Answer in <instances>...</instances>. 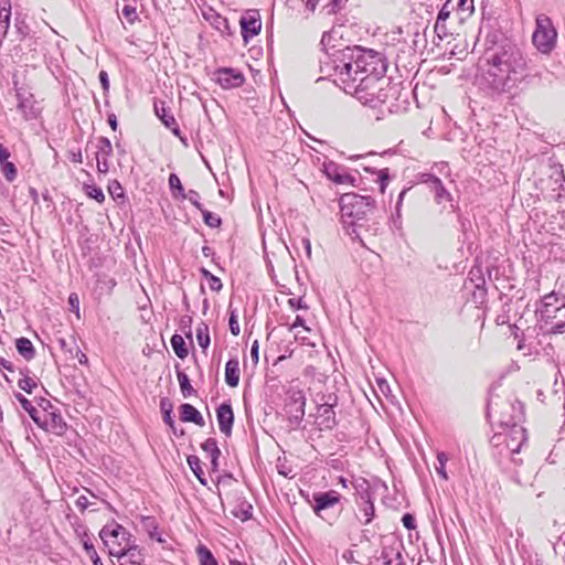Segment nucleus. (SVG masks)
I'll list each match as a JSON object with an SVG mask.
<instances>
[{"mask_svg":"<svg viewBox=\"0 0 565 565\" xmlns=\"http://www.w3.org/2000/svg\"><path fill=\"white\" fill-rule=\"evenodd\" d=\"M322 64L334 83L363 105L375 108L401 93L398 85L386 81V60L376 51L347 46L327 55Z\"/></svg>","mask_w":565,"mask_h":565,"instance_id":"1","label":"nucleus"},{"mask_svg":"<svg viewBox=\"0 0 565 565\" xmlns=\"http://www.w3.org/2000/svg\"><path fill=\"white\" fill-rule=\"evenodd\" d=\"M530 71L527 55L514 44H504L484 54L478 65L476 84L484 94L498 97L527 83Z\"/></svg>","mask_w":565,"mask_h":565,"instance_id":"2","label":"nucleus"},{"mask_svg":"<svg viewBox=\"0 0 565 565\" xmlns=\"http://www.w3.org/2000/svg\"><path fill=\"white\" fill-rule=\"evenodd\" d=\"M340 215L343 228L352 238L362 241L365 233L375 231L373 220L375 200L371 195L345 193L340 198Z\"/></svg>","mask_w":565,"mask_h":565,"instance_id":"3","label":"nucleus"},{"mask_svg":"<svg viewBox=\"0 0 565 565\" xmlns=\"http://www.w3.org/2000/svg\"><path fill=\"white\" fill-rule=\"evenodd\" d=\"M540 322L550 328L553 333L565 332V296L554 291L543 296L535 308Z\"/></svg>","mask_w":565,"mask_h":565,"instance_id":"4","label":"nucleus"},{"mask_svg":"<svg viewBox=\"0 0 565 565\" xmlns=\"http://www.w3.org/2000/svg\"><path fill=\"white\" fill-rule=\"evenodd\" d=\"M488 417L497 422L502 430L509 429L523 420V405L518 401H498L491 397L488 402Z\"/></svg>","mask_w":565,"mask_h":565,"instance_id":"5","label":"nucleus"},{"mask_svg":"<svg viewBox=\"0 0 565 565\" xmlns=\"http://www.w3.org/2000/svg\"><path fill=\"white\" fill-rule=\"evenodd\" d=\"M557 31L550 17L544 13L536 15L535 29L532 34L534 47L544 55H548L556 47Z\"/></svg>","mask_w":565,"mask_h":565,"instance_id":"6","label":"nucleus"},{"mask_svg":"<svg viewBox=\"0 0 565 565\" xmlns=\"http://www.w3.org/2000/svg\"><path fill=\"white\" fill-rule=\"evenodd\" d=\"M526 441V430L522 425H514L509 429L501 430L497 433L492 443L495 447L503 446L500 450L502 454L505 450V455L511 457L513 463L519 465L521 459L515 458Z\"/></svg>","mask_w":565,"mask_h":565,"instance_id":"7","label":"nucleus"},{"mask_svg":"<svg viewBox=\"0 0 565 565\" xmlns=\"http://www.w3.org/2000/svg\"><path fill=\"white\" fill-rule=\"evenodd\" d=\"M99 537L107 547L109 555L114 557H117L126 547V543H130L132 540L130 532L116 522L104 525L99 532Z\"/></svg>","mask_w":565,"mask_h":565,"instance_id":"8","label":"nucleus"},{"mask_svg":"<svg viewBox=\"0 0 565 565\" xmlns=\"http://www.w3.org/2000/svg\"><path fill=\"white\" fill-rule=\"evenodd\" d=\"M43 411L40 414V423H35L39 427L55 435H63L66 430V423L64 422L60 412L49 402L42 401Z\"/></svg>","mask_w":565,"mask_h":565,"instance_id":"9","label":"nucleus"},{"mask_svg":"<svg viewBox=\"0 0 565 565\" xmlns=\"http://www.w3.org/2000/svg\"><path fill=\"white\" fill-rule=\"evenodd\" d=\"M356 499L355 502L362 513L363 519L360 522L364 525L372 522L375 515V508L373 503V493L370 484L365 479L358 481L354 486Z\"/></svg>","mask_w":565,"mask_h":565,"instance_id":"10","label":"nucleus"},{"mask_svg":"<svg viewBox=\"0 0 565 565\" xmlns=\"http://www.w3.org/2000/svg\"><path fill=\"white\" fill-rule=\"evenodd\" d=\"M286 396L285 411L290 422L299 424L305 416V392L296 386H290L286 392Z\"/></svg>","mask_w":565,"mask_h":565,"instance_id":"11","label":"nucleus"},{"mask_svg":"<svg viewBox=\"0 0 565 565\" xmlns=\"http://www.w3.org/2000/svg\"><path fill=\"white\" fill-rule=\"evenodd\" d=\"M417 178L419 183L426 184L429 191L434 193V200L437 204L449 203L450 207L455 210L454 198L438 177L430 172H424L419 173Z\"/></svg>","mask_w":565,"mask_h":565,"instance_id":"12","label":"nucleus"},{"mask_svg":"<svg viewBox=\"0 0 565 565\" xmlns=\"http://www.w3.org/2000/svg\"><path fill=\"white\" fill-rule=\"evenodd\" d=\"M322 172L324 175L337 184H353L355 178L351 175L347 168L333 161H324L322 163Z\"/></svg>","mask_w":565,"mask_h":565,"instance_id":"13","label":"nucleus"},{"mask_svg":"<svg viewBox=\"0 0 565 565\" xmlns=\"http://www.w3.org/2000/svg\"><path fill=\"white\" fill-rule=\"evenodd\" d=\"M125 546L116 557L119 565H142L146 557L143 548L139 547L134 539Z\"/></svg>","mask_w":565,"mask_h":565,"instance_id":"14","label":"nucleus"},{"mask_svg":"<svg viewBox=\"0 0 565 565\" xmlns=\"http://www.w3.org/2000/svg\"><path fill=\"white\" fill-rule=\"evenodd\" d=\"M242 36L245 42L257 35L262 29V21L258 11H247L239 20Z\"/></svg>","mask_w":565,"mask_h":565,"instance_id":"15","label":"nucleus"},{"mask_svg":"<svg viewBox=\"0 0 565 565\" xmlns=\"http://www.w3.org/2000/svg\"><path fill=\"white\" fill-rule=\"evenodd\" d=\"M341 495L339 492L334 490H330L327 492H317L312 494V509L315 513L321 518L322 512L330 508H333L335 504L340 502Z\"/></svg>","mask_w":565,"mask_h":565,"instance_id":"16","label":"nucleus"},{"mask_svg":"<svg viewBox=\"0 0 565 565\" xmlns=\"http://www.w3.org/2000/svg\"><path fill=\"white\" fill-rule=\"evenodd\" d=\"M403 552V542L394 540L390 545L383 546L381 558L384 565H406Z\"/></svg>","mask_w":565,"mask_h":565,"instance_id":"17","label":"nucleus"},{"mask_svg":"<svg viewBox=\"0 0 565 565\" xmlns=\"http://www.w3.org/2000/svg\"><path fill=\"white\" fill-rule=\"evenodd\" d=\"M335 397H329V401L321 404L317 411V424L320 426V429H332L335 424V412L333 411V406L335 404Z\"/></svg>","mask_w":565,"mask_h":565,"instance_id":"18","label":"nucleus"},{"mask_svg":"<svg viewBox=\"0 0 565 565\" xmlns=\"http://www.w3.org/2000/svg\"><path fill=\"white\" fill-rule=\"evenodd\" d=\"M216 418L221 433L231 436L234 423V413L230 403H222L216 409Z\"/></svg>","mask_w":565,"mask_h":565,"instance_id":"19","label":"nucleus"},{"mask_svg":"<svg viewBox=\"0 0 565 565\" xmlns=\"http://www.w3.org/2000/svg\"><path fill=\"white\" fill-rule=\"evenodd\" d=\"M217 83L223 88L239 87L244 83V76L241 72L233 68H222L217 72Z\"/></svg>","mask_w":565,"mask_h":565,"instance_id":"20","label":"nucleus"},{"mask_svg":"<svg viewBox=\"0 0 565 565\" xmlns=\"http://www.w3.org/2000/svg\"><path fill=\"white\" fill-rule=\"evenodd\" d=\"M154 113L160 118L162 124L171 130L174 136L180 137L181 131L174 116L166 108L164 103L154 104Z\"/></svg>","mask_w":565,"mask_h":565,"instance_id":"21","label":"nucleus"},{"mask_svg":"<svg viewBox=\"0 0 565 565\" xmlns=\"http://www.w3.org/2000/svg\"><path fill=\"white\" fill-rule=\"evenodd\" d=\"M180 418L182 422L194 423L201 427L205 425L201 413L193 405L188 403L180 406Z\"/></svg>","mask_w":565,"mask_h":565,"instance_id":"22","label":"nucleus"},{"mask_svg":"<svg viewBox=\"0 0 565 565\" xmlns=\"http://www.w3.org/2000/svg\"><path fill=\"white\" fill-rule=\"evenodd\" d=\"M239 361L232 358L225 365V382L230 387H236L239 383Z\"/></svg>","mask_w":565,"mask_h":565,"instance_id":"23","label":"nucleus"},{"mask_svg":"<svg viewBox=\"0 0 565 565\" xmlns=\"http://www.w3.org/2000/svg\"><path fill=\"white\" fill-rule=\"evenodd\" d=\"M18 97V109L21 111L23 118L25 120H31L36 118L38 111L34 107V100L32 96L23 97L21 94H17Z\"/></svg>","mask_w":565,"mask_h":565,"instance_id":"24","label":"nucleus"},{"mask_svg":"<svg viewBox=\"0 0 565 565\" xmlns=\"http://www.w3.org/2000/svg\"><path fill=\"white\" fill-rule=\"evenodd\" d=\"M15 347L20 355H22L25 360L30 361L35 355V349L32 342L24 337L17 339Z\"/></svg>","mask_w":565,"mask_h":565,"instance_id":"25","label":"nucleus"},{"mask_svg":"<svg viewBox=\"0 0 565 565\" xmlns=\"http://www.w3.org/2000/svg\"><path fill=\"white\" fill-rule=\"evenodd\" d=\"M188 461V465L190 467V469L192 470V472L194 473V476L198 478V480L200 481L201 484L203 486H206L207 484V480L204 476V472H203V469H202V462H201V459L195 456V455H191L188 457L186 459Z\"/></svg>","mask_w":565,"mask_h":565,"instance_id":"26","label":"nucleus"},{"mask_svg":"<svg viewBox=\"0 0 565 565\" xmlns=\"http://www.w3.org/2000/svg\"><path fill=\"white\" fill-rule=\"evenodd\" d=\"M196 340L203 351L207 350L211 343L209 326L200 322L196 327Z\"/></svg>","mask_w":565,"mask_h":565,"instance_id":"27","label":"nucleus"},{"mask_svg":"<svg viewBox=\"0 0 565 565\" xmlns=\"http://www.w3.org/2000/svg\"><path fill=\"white\" fill-rule=\"evenodd\" d=\"M17 401L21 404L22 408L30 415L34 423H40V414L32 403L21 393L15 394Z\"/></svg>","mask_w":565,"mask_h":565,"instance_id":"28","label":"nucleus"},{"mask_svg":"<svg viewBox=\"0 0 565 565\" xmlns=\"http://www.w3.org/2000/svg\"><path fill=\"white\" fill-rule=\"evenodd\" d=\"M196 554L200 561V565H218L216 558L205 545L200 544L196 547Z\"/></svg>","mask_w":565,"mask_h":565,"instance_id":"29","label":"nucleus"},{"mask_svg":"<svg viewBox=\"0 0 565 565\" xmlns=\"http://www.w3.org/2000/svg\"><path fill=\"white\" fill-rule=\"evenodd\" d=\"M171 347L175 353V355L180 359H184L188 356L189 351L185 347V341L180 334H173L171 338Z\"/></svg>","mask_w":565,"mask_h":565,"instance_id":"30","label":"nucleus"},{"mask_svg":"<svg viewBox=\"0 0 565 565\" xmlns=\"http://www.w3.org/2000/svg\"><path fill=\"white\" fill-rule=\"evenodd\" d=\"M113 153V146L110 140L107 137H99L97 143V153L96 158H106L108 159Z\"/></svg>","mask_w":565,"mask_h":565,"instance_id":"31","label":"nucleus"},{"mask_svg":"<svg viewBox=\"0 0 565 565\" xmlns=\"http://www.w3.org/2000/svg\"><path fill=\"white\" fill-rule=\"evenodd\" d=\"M177 377L180 384L182 395L184 397H189L190 395H192L194 393V390L190 383L189 376L182 371H177Z\"/></svg>","mask_w":565,"mask_h":565,"instance_id":"32","label":"nucleus"},{"mask_svg":"<svg viewBox=\"0 0 565 565\" xmlns=\"http://www.w3.org/2000/svg\"><path fill=\"white\" fill-rule=\"evenodd\" d=\"M83 547L86 552L87 557L92 561L93 565H104L100 557L95 550L93 542L89 539L83 540Z\"/></svg>","mask_w":565,"mask_h":565,"instance_id":"33","label":"nucleus"},{"mask_svg":"<svg viewBox=\"0 0 565 565\" xmlns=\"http://www.w3.org/2000/svg\"><path fill=\"white\" fill-rule=\"evenodd\" d=\"M160 408L163 414V422L169 425L171 428L174 426V419L172 417V404L168 398H162L160 401Z\"/></svg>","mask_w":565,"mask_h":565,"instance_id":"34","label":"nucleus"},{"mask_svg":"<svg viewBox=\"0 0 565 565\" xmlns=\"http://www.w3.org/2000/svg\"><path fill=\"white\" fill-rule=\"evenodd\" d=\"M455 7L458 9L457 13L460 14V19L470 15L473 10V0H455Z\"/></svg>","mask_w":565,"mask_h":565,"instance_id":"35","label":"nucleus"},{"mask_svg":"<svg viewBox=\"0 0 565 565\" xmlns=\"http://www.w3.org/2000/svg\"><path fill=\"white\" fill-rule=\"evenodd\" d=\"M201 275L209 280V287L213 291H220L223 287V284L221 279L216 276H214L210 270L206 268L200 269Z\"/></svg>","mask_w":565,"mask_h":565,"instance_id":"36","label":"nucleus"},{"mask_svg":"<svg viewBox=\"0 0 565 565\" xmlns=\"http://www.w3.org/2000/svg\"><path fill=\"white\" fill-rule=\"evenodd\" d=\"M202 449L204 452H206V455L211 458V457H220L221 456V450L217 446V441L214 439V438H207L203 444H202Z\"/></svg>","mask_w":565,"mask_h":565,"instance_id":"37","label":"nucleus"},{"mask_svg":"<svg viewBox=\"0 0 565 565\" xmlns=\"http://www.w3.org/2000/svg\"><path fill=\"white\" fill-rule=\"evenodd\" d=\"M447 461H448V456L444 451H440L437 454V463L435 466V469H436L437 473L439 475V477H441L444 480H448V475L446 471Z\"/></svg>","mask_w":565,"mask_h":565,"instance_id":"38","label":"nucleus"},{"mask_svg":"<svg viewBox=\"0 0 565 565\" xmlns=\"http://www.w3.org/2000/svg\"><path fill=\"white\" fill-rule=\"evenodd\" d=\"M534 473L533 470L529 471L527 473H521V471L515 470L512 475V478L514 482L522 487L531 486L533 480Z\"/></svg>","mask_w":565,"mask_h":565,"instance_id":"39","label":"nucleus"},{"mask_svg":"<svg viewBox=\"0 0 565 565\" xmlns=\"http://www.w3.org/2000/svg\"><path fill=\"white\" fill-rule=\"evenodd\" d=\"M86 194L96 200L98 203H103L105 201V194L103 190L99 186L96 185H87L86 186Z\"/></svg>","mask_w":565,"mask_h":565,"instance_id":"40","label":"nucleus"},{"mask_svg":"<svg viewBox=\"0 0 565 565\" xmlns=\"http://www.w3.org/2000/svg\"><path fill=\"white\" fill-rule=\"evenodd\" d=\"M202 215L204 218V223L210 227H218L221 225V218L213 214L212 212H209L204 209H202Z\"/></svg>","mask_w":565,"mask_h":565,"instance_id":"41","label":"nucleus"},{"mask_svg":"<svg viewBox=\"0 0 565 565\" xmlns=\"http://www.w3.org/2000/svg\"><path fill=\"white\" fill-rule=\"evenodd\" d=\"M169 185L172 190V192L174 193L175 191H178V193L182 196H185V194L183 193V186H182V183L179 179V177L174 173L170 174L169 177Z\"/></svg>","mask_w":565,"mask_h":565,"instance_id":"42","label":"nucleus"},{"mask_svg":"<svg viewBox=\"0 0 565 565\" xmlns=\"http://www.w3.org/2000/svg\"><path fill=\"white\" fill-rule=\"evenodd\" d=\"M18 386L22 391L30 394L32 392V390L36 386V383L33 379H31L29 376H24L18 381Z\"/></svg>","mask_w":565,"mask_h":565,"instance_id":"43","label":"nucleus"},{"mask_svg":"<svg viewBox=\"0 0 565 565\" xmlns=\"http://www.w3.org/2000/svg\"><path fill=\"white\" fill-rule=\"evenodd\" d=\"M122 15L130 24L135 23L138 19L137 9L132 6H125L122 8Z\"/></svg>","mask_w":565,"mask_h":565,"instance_id":"44","label":"nucleus"},{"mask_svg":"<svg viewBox=\"0 0 565 565\" xmlns=\"http://www.w3.org/2000/svg\"><path fill=\"white\" fill-rule=\"evenodd\" d=\"M2 167V172L8 181H12L17 177V169L12 162H6Z\"/></svg>","mask_w":565,"mask_h":565,"instance_id":"45","label":"nucleus"},{"mask_svg":"<svg viewBox=\"0 0 565 565\" xmlns=\"http://www.w3.org/2000/svg\"><path fill=\"white\" fill-rule=\"evenodd\" d=\"M184 198H186L198 210L202 211L203 207L200 203V194L196 191L190 190Z\"/></svg>","mask_w":565,"mask_h":565,"instance_id":"46","label":"nucleus"},{"mask_svg":"<svg viewBox=\"0 0 565 565\" xmlns=\"http://www.w3.org/2000/svg\"><path fill=\"white\" fill-rule=\"evenodd\" d=\"M68 305L71 307V310L79 317V299L76 294H71L68 296Z\"/></svg>","mask_w":565,"mask_h":565,"instance_id":"47","label":"nucleus"},{"mask_svg":"<svg viewBox=\"0 0 565 565\" xmlns=\"http://www.w3.org/2000/svg\"><path fill=\"white\" fill-rule=\"evenodd\" d=\"M228 326H230V330L233 335L239 334L241 329H239V324H238L237 318L234 312L231 313Z\"/></svg>","mask_w":565,"mask_h":565,"instance_id":"48","label":"nucleus"},{"mask_svg":"<svg viewBox=\"0 0 565 565\" xmlns=\"http://www.w3.org/2000/svg\"><path fill=\"white\" fill-rule=\"evenodd\" d=\"M288 305H289L292 309H295V310H297V309H308V306H307V303L303 301V299H302V298H290V299L288 300Z\"/></svg>","mask_w":565,"mask_h":565,"instance_id":"49","label":"nucleus"},{"mask_svg":"<svg viewBox=\"0 0 565 565\" xmlns=\"http://www.w3.org/2000/svg\"><path fill=\"white\" fill-rule=\"evenodd\" d=\"M403 525L408 530H414L416 527L415 518L409 514L405 513L402 518Z\"/></svg>","mask_w":565,"mask_h":565,"instance_id":"50","label":"nucleus"},{"mask_svg":"<svg viewBox=\"0 0 565 565\" xmlns=\"http://www.w3.org/2000/svg\"><path fill=\"white\" fill-rule=\"evenodd\" d=\"M435 31L437 32V34L440 39L446 36L447 35L446 21H440L439 19H436Z\"/></svg>","mask_w":565,"mask_h":565,"instance_id":"51","label":"nucleus"},{"mask_svg":"<svg viewBox=\"0 0 565 565\" xmlns=\"http://www.w3.org/2000/svg\"><path fill=\"white\" fill-rule=\"evenodd\" d=\"M89 504L90 502L86 495H79L75 501L76 508L82 512L85 511Z\"/></svg>","mask_w":565,"mask_h":565,"instance_id":"52","label":"nucleus"},{"mask_svg":"<svg viewBox=\"0 0 565 565\" xmlns=\"http://www.w3.org/2000/svg\"><path fill=\"white\" fill-rule=\"evenodd\" d=\"M99 82L102 84L103 90L107 93L109 90V78L106 71H100L98 74Z\"/></svg>","mask_w":565,"mask_h":565,"instance_id":"53","label":"nucleus"},{"mask_svg":"<svg viewBox=\"0 0 565 565\" xmlns=\"http://www.w3.org/2000/svg\"><path fill=\"white\" fill-rule=\"evenodd\" d=\"M97 159V170L98 172L100 173H107L108 170H109V163H108V159L106 158H96Z\"/></svg>","mask_w":565,"mask_h":565,"instance_id":"54","label":"nucleus"},{"mask_svg":"<svg viewBox=\"0 0 565 565\" xmlns=\"http://www.w3.org/2000/svg\"><path fill=\"white\" fill-rule=\"evenodd\" d=\"M109 192L113 196H117V198H120L122 196V188L120 185L119 182L115 181L110 186H109Z\"/></svg>","mask_w":565,"mask_h":565,"instance_id":"55","label":"nucleus"},{"mask_svg":"<svg viewBox=\"0 0 565 565\" xmlns=\"http://www.w3.org/2000/svg\"><path fill=\"white\" fill-rule=\"evenodd\" d=\"M68 158L71 159V161H73L75 163H82L83 162V154H82L81 149L71 150L68 152Z\"/></svg>","mask_w":565,"mask_h":565,"instance_id":"56","label":"nucleus"},{"mask_svg":"<svg viewBox=\"0 0 565 565\" xmlns=\"http://www.w3.org/2000/svg\"><path fill=\"white\" fill-rule=\"evenodd\" d=\"M478 280L479 282L476 284L477 291H475V296H479L481 299H483L486 296V289L481 286V284H483L484 280L481 277H479Z\"/></svg>","mask_w":565,"mask_h":565,"instance_id":"57","label":"nucleus"},{"mask_svg":"<svg viewBox=\"0 0 565 565\" xmlns=\"http://www.w3.org/2000/svg\"><path fill=\"white\" fill-rule=\"evenodd\" d=\"M10 157L9 150L0 143V164H4L6 162H9L8 159Z\"/></svg>","mask_w":565,"mask_h":565,"instance_id":"58","label":"nucleus"},{"mask_svg":"<svg viewBox=\"0 0 565 565\" xmlns=\"http://www.w3.org/2000/svg\"><path fill=\"white\" fill-rule=\"evenodd\" d=\"M435 168L437 169V171L441 174H446V175H449L450 173V169L448 167V163L447 162H439V163H436L435 164Z\"/></svg>","mask_w":565,"mask_h":565,"instance_id":"59","label":"nucleus"},{"mask_svg":"<svg viewBox=\"0 0 565 565\" xmlns=\"http://www.w3.org/2000/svg\"><path fill=\"white\" fill-rule=\"evenodd\" d=\"M181 322L184 324V327H188V331L185 332V335L191 339L192 338V331H191V322H192V318L189 317V316H184L182 319H181Z\"/></svg>","mask_w":565,"mask_h":565,"instance_id":"60","label":"nucleus"},{"mask_svg":"<svg viewBox=\"0 0 565 565\" xmlns=\"http://www.w3.org/2000/svg\"><path fill=\"white\" fill-rule=\"evenodd\" d=\"M298 327H303L306 330H308L306 327H305V320L302 317L300 316H297L295 321L291 323L289 330L292 331L295 330L296 328Z\"/></svg>","mask_w":565,"mask_h":565,"instance_id":"61","label":"nucleus"},{"mask_svg":"<svg viewBox=\"0 0 565 565\" xmlns=\"http://www.w3.org/2000/svg\"><path fill=\"white\" fill-rule=\"evenodd\" d=\"M379 179H380V190L382 192H384L385 186H386V182L388 180V175H387V173L385 171L382 170Z\"/></svg>","mask_w":565,"mask_h":565,"instance_id":"62","label":"nucleus"},{"mask_svg":"<svg viewBox=\"0 0 565 565\" xmlns=\"http://www.w3.org/2000/svg\"><path fill=\"white\" fill-rule=\"evenodd\" d=\"M250 356L254 360L255 363L258 362V341H254L250 348Z\"/></svg>","mask_w":565,"mask_h":565,"instance_id":"63","label":"nucleus"},{"mask_svg":"<svg viewBox=\"0 0 565 565\" xmlns=\"http://www.w3.org/2000/svg\"><path fill=\"white\" fill-rule=\"evenodd\" d=\"M75 356L78 360L79 364H82V365H87L88 364V358L81 350L76 351V355Z\"/></svg>","mask_w":565,"mask_h":565,"instance_id":"64","label":"nucleus"}]
</instances>
